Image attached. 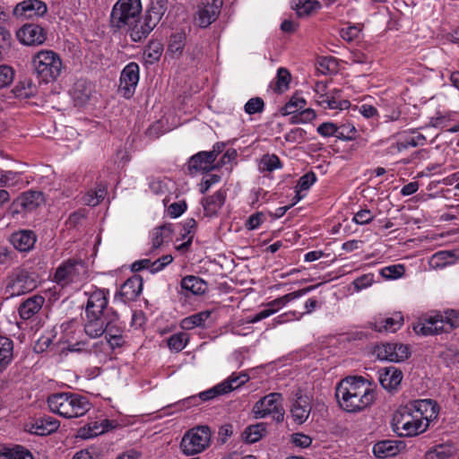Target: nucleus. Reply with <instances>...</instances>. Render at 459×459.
<instances>
[{"label": "nucleus", "mask_w": 459, "mask_h": 459, "mask_svg": "<svg viewBox=\"0 0 459 459\" xmlns=\"http://www.w3.org/2000/svg\"><path fill=\"white\" fill-rule=\"evenodd\" d=\"M374 219V214L370 210L363 209L355 213L353 221L357 224L364 225L372 221Z\"/></svg>", "instance_id": "obj_57"}, {"label": "nucleus", "mask_w": 459, "mask_h": 459, "mask_svg": "<svg viewBox=\"0 0 459 459\" xmlns=\"http://www.w3.org/2000/svg\"><path fill=\"white\" fill-rule=\"evenodd\" d=\"M321 4L317 0H296L292 8L299 17L310 15L313 11L320 8Z\"/></svg>", "instance_id": "obj_40"}, {"label": "nucleus", "mask_w": 459, "mask_h": 459, "mask_svg": "<svg viewBox=\"0 0 459 459\" xmlns=\"http://www.w3.org/2000/svg\"><path fill=\"white\" fill-rule=\"evenodd\" d=\"M211 429L208 426H197L188 430L183 437L180 447L186 455L203 452L210 444Z\"/></svg>", "instance_id": "obj_7"}, {"label": "nucleus", "mask_w": 459, "mask_h": 459, "mask_svg": "<svg viewBox=\"0 0 459 459\" xmlns=\"http://www.w3.org/2000/svg\"><path fill=\"white\" fill-rule=\"evenodd\" d=\"M211 311L204 310L196 314H194L190 316L184 318L180 326L185 330H192L196 326H201L204 324V322L210 317Z\"/></svg>", "instance_id": "obj_38"}, {"label": "nucleus", "mask_w": 459, "mask_h": 459, "mask_svg": "<svg viewBox=\"0 0 459 459\" xmlns=\"http://www.w3.org/2000/svg\"><path fill=\"white\" fill-rule=\"evenodd\" d=\"M88 295V300L85 307V315L106 316L109 310L108 307V290L96 289L95 290L85 293Z\"/></svg>", "instance_id": "obj_12"}, {"label": "nucleus", "mask_w": 459, "mask_h": 459, "mask_svg": "<svg viewBox=\"0 0 459 459\" xmlns=\"http://www.w3.org/2000/svg\"><path fill=\"white\" fill-rule=\"evenodd\" d=\"M226 194L222 190H219L212 195L204 198L202 202L204 214L209 217L217 215L225 203Z\"/></svg>", "instance_id": "obj_28"}, {"label": "nucleus", "mask_w": 459, "mask_h": 459, "mask_svg": "<svg viewBox=\"0 0 459 459\" xmlns=\"http://www.w3.org/2000/svg\"><path fill=\"white\" fill-rule=\"evenodd\" d=\"M173 261V257L171 255H165L161 257L156 259L155 261H152V273H158L161 271L165 266L169 264Z\"/></svg>", "instance_id": "obj_58"}, {"label": "nucleus", "mask_w": 459, "mask_h": 459, "mask_svg": "<svg viewBox=\"0 0 459 459\" xmlns=\"http://www.w3.org/2000/svg\"><path fill=\"white\" fill-rule=\"evenodd\" d=\"M359 32L360 30L359 27L353 25L342 29L340 30V35L344 40L352 41L354 39L359 37Z\"/></svg>", "instance_id": "obj_60"}, {"label": "nucleus", "mask_w": 459, "mask_h": 459, "mask_svg": "<svg viewBox=\"0 0 459 459\" xmlns=\"http://www.w3.org/2000/svg\"><path fill=\"white\" fill-rule=\"evenodd\" d=\"M13 247L21 252H28L33 248L36 242V235L31 230H21L11 236Z\"/></svg>", "instance_id": "obj_27"}, {"label": "nucleus", "mask_w": 459, "mask_h": 459, "mask_svg": "<svg viewBox=\"0 0 459 459\" xmlns=\"http://www.w3.org/2000/svg\"><path fill=\"white\" fill-rule=\"evenodd\" d=\"M143 290V279L140 275L134 274L127 279L120 288L119 296L123 302L135 300Z\"/></svg>", "instance_id": "obj_20"}, {"label": "nucleus", "mask_w": 459, "mask_h": 459, "mask_svg": "<svg viewBox=\"0 0 459 459\" xmlns=\"http://www.w3.org/2000/svg\"><path fill=\"white\" fill-rule=\"evenodd\" d=\"M44 195L40 191H27L22 194L12 204V212H32L44 203Z\"/></svg>", "instance_id": "obj_13"}, {"label": "nucleus", "mask_w": 459, "mask_h": 459, "mask_svg": "<svg viewBox=\"0 0 459 459\" xmlns=\"http://www.w3.org/2000/svg\"><path fill=\"white\" fill-rule=\"evenodd\" d=\"M37 287L34 277L26 270L16 269L9 278L7 290L12 296H19L31 291Z\"/></svg>", "instance_id": "obj_11"}, {"label": "nucleus", "mask_w": 459, "mask_h": 459, "mask_svg": "<svg viewBox=\"0 0 459 459\" xmlns=\"http://www.w3.org/2000/svg\"><path fill=\"white\" fill-rule=\"evenodd\" d=\"M139 81V65L131 62L123 69L120 76V86L125 95L130 97Z\"/></svg>", "instance_id": "obj_19"}, {"label": "nucleus", "mask_w": 459, "mask_h": 459, "mask_svg": "<svg viewBox=\"0 0 459 459\" xmlns=\"http://www.w3.org/2000/svg\"><path fill=\"white\" fill-rule=\"evenodd\" d=\"M142 11L140 0H118L112 8V28L121 30L136 22Z\"/></svg>", "instance_id": "obj_6"}, {"label": "nucleus", "mask_w": 459, "mask_h": 459, "mask_svg": "<svg viewBox=\"0 0 459 459\" xmlns=\"http://www.w3.org/2000/svg\"><path fill=\"white\" fill-rule=\"evenodd\" d=\"M403 371L394 366L378 370V379L382 387L388 392L397 391L403 380Z\"/></svg>", "instance_id": "obj_18"}, {"label": "nucleus", "mask_w": 459, "mask_h": 459, "mask_svg": "<svg viewBox=\"0 0 459 459\" xmlns=\"http://www.w3.org/2000/svg\"><path fill=\"white\" fill-rule=\"evenodd\" d=\"M306 134L307 133L304 129L296 127L288 132L285 134L284 139L289 143H301L305 141Z\"/></svg>", "instance_id": "obj_51"}, {"label": "nucleus", "mask_w": 459, "mask_h": 459, "mask_svg": "<svg viewBox=\"0 0 459 459\" xmlns=\"http://www.w3.org/2000/svg\"><path fill=\"white\" fill-rule=\"evenodd\" d=\"M459 326V312L455 310H447L445 316L437 314L425 319L424 322H419L412 327L417 334L434 335L441 333H447Z\"/></svg>", "instance_id": "obj_5"}, {"label": "nucleus", "mask_w": 459, "mask_h": 459, "mask_svg": "<svg viewBox=\"0 0 459 459\" xmlns=\"http://www.w3.org/2000/svg\"><path fill=\"white\" fill-rule=\"evenodd\" d=\"M291 75L288 69L281 67L278 69L276 75V84L274 91L283 92L289 89Z\"/></svg>", "instance_id": "obj_45"}, {"label": "nucleus", "mask_w": 459, "mask_h": 459, "mask_svg": "<svg viewBox=\"0 0 459 459\" xmlns=\"http://www.w3.org/2000/svg\"><path fill=\"white\" fill-rule=\"evenodd\" d=\"M405 448V444L401 440H382L375 444L373 452L379 458H385L396 455Z\"/></svg>", "instance_id": "obj_24"}, {"label": "nucleus", "mask_w": 459, "mask_h": 459, "mask_svg": "<svg viewBox=\"0 0 459 459\" xmlns=\"http://www.w3.org/2000/svg\"><path fill=\"white\" fill-rule=\"evenodd\" d=\"M249 380V377L247 374H239L238 376H235L234 374L231 375L226 381H223L222 383H229L230 386V392L234 390L235 388H238L244 385L246 382Z\"/></svg>", "instance_id": "obj_56"}, {"label": "nucleus", "mask_w": 459, "mask_h": 459, "mask_svg": "<svg viewBox=\"0 0 459 459\" xmlns=\"http://www.w3.org/2000/svg\"><path fill=\"white\" fill-rule=\"evenodd\" d=\"M356 129L352 126L342 125L338 126L336 137L341 140H352L355 137Z\"/></svg>", "instance_id": "obj_52"}, {"label": "nucleus", "mask_w": 459, "mask_h": 459, "mask_svg": "<svg viewBox=\"0 0 459 459\" xmlns=\"http://www.w3.org/2000/svg\"><path fill=\"white\" fill-rule=\"evenodd\" d=\"M316 180V177L314 172H308L303 175L298 183L300 190H307Z\"/></svg>", "instance_id": "obj_63"}, {"label": "nucleus", "mask_w": 459, "mask_h": 459, "mask_svg": "<svg viewBox=\"0 0 459 459\" xmlns=\"http://www.w3.org/2000/svg\"><path fill=\"white\" fill-rule=\"evenodd\" d=\"M439 458L446 459L454 455L456 452L455 447L452 444H440L435 446Z\"/></svg>", "instance_id": "obj_59"}, {"label": "nucleus", "mask_w": 459, "mask_h": 459, "mask_svg": "<svg viewBox=\"0 0 459 459\" xmlns=\"http://www.w3.org/2000/svg\"><path fill=\"white\" fill-rule=\"evenodd\" d=\"M163 51V46L159 41H151L146 50L144 51V56L147 62L153 64L160 60Z\"/></svg>", "instance_id": "obj_43"}, {"label": "nucleus", "mask_w": 459, "mask_h": 459, "mask_svg": "<svg viewBox=\"0 0 459 459\" xmlns=\"http://www.w3.org/2000/svg\"><path fill=\"white\" fill-rule=\"evenodd\" d=\"M86 273V266L82 260L68 259L56 268L54 281L58 285L65 287L70 283L80 281Z\"/></svg>", "instance_id": "obj_9"}, {"label": "nucleus", "mask_w": 459, "mask_h": 459, "mask_svg": "<svg viewBox=\"0 0 459 459\" xmlns=\"http://www.w3.org/2000/svg\"><path fill=\"white\" fill-rule=\"evenodd\" d=\"M265 431L266 424L260 422L248 426L243 432V437L247 443L253 444L259 441L264 437Z\"/></svg>", "instance_id": "obj_39"}, {"label": "nucleus", "mask_w": 459, "mask_h": 459, "mask_svg": "<svg viewBox=\"0 0 459 459\" xmlns=\"http://www.w3.org/2000/svg\"><path fill=\"white\" fill-rule=\"evenodd\" d=\"M181 288L186 291V296L188 293L193 295H202L207 290V282L200 277L188 275L181 280Z\"/></svg>", "instance_id": "obj_31"}, {"label": "nucleus", "mask_w": 459, "mask_h": 459, "mask_svg": "<svg viewBox=\"0 0 459 459\" xmlns=\"http://www.w3.org/2000/svg\"><path fill=\"white\" fill-rule=\"evenodd\" d=\"M264 108V102L262 98L255 97L251 98L244 107L245 112L248 115H254L255 113L263 112Z\"/></svg>", "instance_id": "obj_47"}, {"label": "nucleus", "mask_w": 459, "mask_h": 459, "mask_svg": "<svg viewBox=\"0 0 459 459\" xmlns=\"http://www.w3.org/2000/svg\"><path fill=\"white\" fill-rule=\"evenodd\" d=\"M154 28L155 27L151 24V22H148L144 17L141 19L140 16H138L136 22H133L132 25L127 26V28H124L123 30L129 34L131 39L134 42H140L145 39Z\"/></svg>", "instance_id": "obj_23"}, {"label": "nucleus", "mask_w": 459, "mask_h": 459, "mask_svg": "<svg viewBox=\"0 0 459 459\" xmlns=\"http://www.w3.org/2000/svg\"><path fill=\"white\" fill-rule=\"evenodd\" d=\"M297 399L292 403L290 412L291 416L299 424L304 423L311 411V405L309 403V398L307 395H301L299 393H297Z\"/></svg>", "instance_id": "obj_25"}, {"label": "nucleus", "mask_w": 459, "mask_h": 459, "mask_svg": "<svg viewBox=\"0 0 459 459\" xmlns=\"http://www.w3.org/2000/svg\"><path fill=\"white\" fill-rule=\"evenodd\" d=\"M173 233L172 224L165 223L153 230L152 234V248H159L165 241L171 238Z\"/></svg>", "instance_id": "obj_35"}, {"label": "nucleus", "mask_w": 459, "mask_h": 459, "mask_svg": "<svg viewBox=\"0 0 459 459\" xmlns=\"http://www.w3.org/2000/svg\"><path fill=\"white\" fill-rule=\"evenodd\" d=\"M436 406L437 403H433L431 400H419L415 401L413 404L416 414L420 415L422 413V417H425L424 413L428 411L429 408L432 411V413L429 415V417H431L432 414L436 413Z\"/></svg>", "instance_id": "obj_49"}, {"label": "nucleus", "mask_w": 459, "mask_h": 459, "mask_svg": "<svg viewBox=\"0 0 459 459\" xmlns=\"http://www.w3.org/2000/svg\"><path fill=\"white\" fill-rule=\"evenodd\" d=\"M233 435V426L230 423L220 427L218 431V442L221 445L225 444L229 437Z\"/></svg>", "instance_id": "obj_61"}, {"label": "nucleus", "mask_w": 459, "mask_h": 459, "mask_svg": "<svg viewBox=\"0 0 459 459\" xmlns=\"http://www.w3.org/2000/svg\"><path fill=\"white\" fill-rule=\"evenodd\" d=\"M186 44V34L183 32H176L169 38L168 51L173 56H181Z\"/></svg>", "instance_id": "obj_41"}, {"label": "nucleus", "mask_w": 459, "mask_h": 459, "mask_svg": "<svg viewBox=\"0 0 459 459\" xmlns=\"http://www.w3.org/2000/svg\"><path fill=\"white\" fill-rule=\"evenodd\" d=\"M32 65L38 77L44 82L56 81L64 65L60 56L53 50H41L32 57Z\"/></svg>", "instance_id": "obj_3"}, {"label": "nucleus", "mask_w": 459, "mask_h": 459, "mask_svg": "<svg viewBox=\"0 0 459 459\" xmlns=\"http://www.w3.org/2000/svg\"><path fill=\"white\" fill-rule=\"evenodd\" d=\"M118 320V314L116 310H109L106 316L86 315L84 332L91 338L100 337L108 325Z\"/></svg>", "instance_id": "obj_10"}, {"label": "nucleus", "mask_w": 459, "mask_h": 459, "mask_svg": "<svg viewBox=\"0 0 459 459\" xmlns=\"http://www.w3.org/2000/svg\"><path fill=\"white\" fill-rule=\"evenodd\" d=\"M253 412L255 419L272 415L273 420L277 423L282 422L285 414L282 406V395L279 393H271L264 396L255 403Z\"/></svg>", "instance_id": "obj_8"}, {"label": "nucleus", "mask_w": 459, "mask_h": 459, "mask_svg": "<svg viewBox=\"0 0 459 459\" xmlns=\"http://www.w3.org/2000/svg\"><path fill=\"white\" fill-rule=\"evenodd\" d=\"M337 128L338 126L334 123L325 122L317 127L316 131L320 135L324 137H336Z\"/></svg>", "instance_id": "obj_54"}, {"label": "nucleus", "mask_w": 459, "mask_h": 459, "mask_svg": "<svg viewBox=\"0 0 459 459\" xmlns=\"http://www.w3.org/2000/svg\"><path fill=\"white\" fill-rule=\"evenodd\" d=\"M291 442L299 447L307 448L312 444V438L303 433H294L291 436Z\"/></svg>", "instance_id": "obj_55"}, {"label": "nucleus", "mask_w": 459, "mask_h": 459, "mask_svg": "<svg viewBox=\"0 0 459 459\" xmlns=\"http://www.w3.org/2000/svg\"><path fill=\"white\" fill-rule=\"evenodd\" d=\"M404 271L403 264H394L383 268L380 274L385 279H397L403 275Z\"/></svg>", "instance_id": "obj_48"}, {"label": "nucleus", "mask_w": 459, "mask_h": 459, "mask_svg": "<svg viewBox=\"0 0 459 459\" xmlns=\"http://www.w3.org/2000/svg\"><path fill=\"white\" fill-rule=\"evenodd\" d=\"M306 106V100L296 95L292 96L291 99L280 109L281 116H289L299 112Z\"/></svg>", "instance_id": "obj_42"}, {"label": "nucleus", "mask_w": 459, "mask_h": 459, "mask_svg": "<svg viewBox=\"0 0 459 459\" xmlns=\"http://www.w3.org/2000/svg\"><path fill=\"white\" fill-rule=\"evenodd\" d=\"M48 11L47 4L40 0H25L19 3L13 13L16 16L31 17L32 15L42 16Z\"/></svg>", "instance_id": "obj_21"}, {"label": "nucleus", "mask_w": 459, "mask_h": 459, "mask_svg": "<svg viewBox=\"0 0 459 459\" xmlns=\"http://www.w3.org/2000/svg\"><path fill=\"white\" fill-rule=\"evenodd\" d=\"M13 357V342L11 339L0 336V373L11 363Z\"/></svg>", "instance_id": "obj_33"}, {"label": "nucleus", "mask_w": 459, "mask_h": 459, "mask_svg": "<svg viewBox=\"0 0 459 459\" xmlns=\"http://www.w3.org/2000/svg\"><path fill=\"white\" fill-rule=\"evenodd\" d=\"M377 358L392 362H400L408 359L410 347L402 343H385L377 349Z\"/></svg>", "instance_id": "obj_15"}, {"label": "nucleus", "mask_w": 459, "mask_h": 459, "mask_svg": "<svg viewBox=\"0 0 459 459\" xmlns=\"http://www.w3.org/2000/svg\"><path fill=\"white\" fill-rule=\"evenodd\" d=\"M458 257L459 250H444L434 254L429 263L434 268L444 267L453 264Z\"/></svg>", "instance_id": "obj_34"}, {"label": "nucleus", "mask_w": 459, "mask_h": 459, "mask_svg": "<svg viewBox=\"0 0 459 459\" xmlns=\"http://www.w3.org/2000/svg\"><path fill=\"white\" fill-rule=\"evenodd\" d=\"M230 392V386L229 383H220L212 388L199 393L197 395H192L178 402L177 405H182L183 407L186 408L191 406H197L201 403V402L212 400L219 395L226 394Z\"/></svg>", "instance_id": "obj_14"}, {"label": "nucleus", "mask_w": 459, "mask_h": 459, "mask_svg": "<svg viewBox=\"0 0 459 459\" xmlns=\"http://www.w3.org/2000/svg\"><path fill=\"white\" fill-rule=\"evenodd\" d=\"M335 396L340 407L347 412H359L376 399L375 391L363 377H348L336 386Z\"/></svg>", "instance_id": "obj_1"}, {"label": "nucleus", "mask_w": 459, "mask_h": 459, "mask_svg": "<svg viewBox=\"0 0 459 459\" xmlns=\"http://www.w3.org/2000/svg\"><path fill=\"white\" fill-rule=\"evenodd\" d=\"M280 168H281V162L275 154H264L260 160L259 169L261 171L271 172Z\"/></svg>", "instance_id": "obj_44"}, {"label": "nucleus", "mask_w": 459, "mask_h": 459, "mask_svg": "<svg viewBox=\"0 0 459 459\" xmlns=\"http://www.w3.org/2000/svg\"><path fill=\"white\" fill-rule=\"evenodd\" d=\"M341 90H334L332 94L329 95H322V100L320 103H326L327 107L332 109H347L350 108L351 103L346 100H340L341 98Z\"/></svg>", "instance_id": "obj_37"}, {"label": "nucleus", "mask_w": 459, "mask_h": 459, "mask_svg": "<svg viewBox=\"0 0 459 459\" xmlns=\"http://www.w3.org/2000/svg\"><path fill=\"white\" fill-rule=\"evenodd\" d=\"M60 423L51 416L38 418L30 424L29 431L39 436L49 435L59 428Z\"/></svg>", "instance_id": "obj_26"}, {"label": "nucleus", "mask_w": 459, "mask_h": 459, "mask_svg": "<svg viewBox=\"0 0 459 459\" xmlns=\"http://www.w3.org/2000/svg\"><path fill=\"white\" fill-rule=\"evenodd\" d=\"M222 7V0H205L199 6L197 13V22L201 28H207L216 21L221 9Z\"/></svg>", "instance_id": "obj_16"}, {"label": "nucleus", "mask_w": 459, "mask_h": 459, "mask_svg": "<svg viewBox=\"0 0 459 459\" xmlns=\"http://www.w3.org/2000/svg\"><path fill=\"white\" fill-rule=\"evenodd\" d=\"M17 38L27 46L41 45L46 40V31L38 24L26 23L17 31Z\"/></svg>", "instance_id": "obj_17"}, {"label": "nucleus", "mask_w": 459, "mask_h": 459, "mask_svg": "<svg viewBox=\"0 0 459 459\" xmlns=\"http://www.w3.org/2000/svg\"><path fill=\"white\" fill-rule=\"evenodd\" d=\"M316 287V286H308L302 290L288 293L281 298L273 299V301L269 302L266 306L268 307V308H277L278 310L281 307L285 306L288 302L301 297L302 295L314 290Z\"/></svg>", "instance_id": "obj_36"}, {"label": "nucleus", "mask_w": 459, "mask_h": 459, "mask_svg": "<svg viewBox=\"0 0 459 459\" xmlns=\"http://www.w3.org/2000/svg\"><path fill=\"white\" fill-rule=\"evenodd\" d=\"M48 404L51 411L67 419L83 416L91 409L88 398L74 393L53 394Z\"/></svg>", "instance_id": "obj_2"}, {"label": "nucleus", "mask_w": 459, "mask_h": 459, "mask_svg": "<svg viewBox=\"0 0 459 459\" xmlns=\"http://www.w3.org/2000/svg\"><path fill=\"white\" fill-rule=\"evenodd\" d=\"M188 342V338L186 333H179L172 334L168 339V346L170 350H173L177 352L181 351L186 345Z\"/></svg>", "instance_id": "obj_46"}, {"label": "nucleus", "mask_w": 459, "mask_h": 459, "mask_svg": "<svg viewBox=\"0 0 459 459\" xmlns=\"http://www.w3.org/2000/svg\"><path fill=\"white\" fill-rule=\"evenodd\" d=\"M44 300V298L41 296H33L29 298L19 307L20 316L24 320L31 318L40 310Z\"/></svg>", "instance_id": "obj_32"}, {"label": "nucleus", "mask_w": 459, "mask_h": 459, "mask_svg": "<svg viewBox=\"0 0 459 459\" xmlns=\"http://www.w3.org/2000/svg\"><path fill=\"white\" fill-rule=\"evenodd\" d=\"M428 427V416L422 417V413L413 414L411 408H403L394 415L393 429L399 436H417L424 432Z\"/></svg>", "instance_id": "obj_4"}, {"label": "nucleus", "mask_w": 459, "mask_h": 459, "mask_svg": "<svg viewBox=\"0 0 459 459\" xmlns=\"http://www.w3.org/2000/svg\"><path fill=\"white\" fill-rule=\"evenodd\" d=\"M186 203L185 201L173 203L168 208V212L170 217L178 218L186 210Z\"/></svg>", "instance_id": "obj_62"}, {"label": "nucleus", "mask_w": 459, "mask_h": 459, "mask_svg": "<svg viewBox=\"0 0 459 459\" xmlns=\"http://www.w3.org/2000/svg\"><path fill=\"white\" fill-rule=\"evenodd\" d=\"M14 72L8 65H0V89L7 87L13 81Z\"/></svg>", "instance_id": "obj_50"}, {"label": "nucleus", "mask_w": 459, "mask_h": 459, "mask_svg": "<svg viewBox=\"0 0 459 459\" xmlns=\"http://www.w3.org/2000/svg\"><path fill=\"white\" fill-rule=\"evenodd\" d=\"M374 282V274L368 273L358 277L353 281L354 288L357 291H359L365 288L369 287Z\"/></svg>", "instance_id": "obj_53"}, {"label": "nucleus", "mask_w": 459, "mask_h": 459, "mask_svg": "<svg viewBox=\"0 0 459 459\" xmlns=\"http://www.w3.org/2000/svg\"><path fill=\"white\" fill-rule=\"evenodd\" d=\"M12 459H33L31 453L21 446L12 448Z\"/></svg>", "instance_id": "obj_64"}, {"label": "nucleus", "mask_w": 459, "mask_h": 459, "mask_svg": "<svg viewBox=\"0 0 459 459\" xmlns=\"http://www.w3.org/2000/svg\"><path fill=\"white\" fill-rule=\"evenodd\" d=\"M212 157V154L207 153V152H199L193 155L188 161L189 172L193 173L201 170H210L212 169V164L214 162Z\"/></svg>", "instance_id": "obj_30"}, {"label": "nucleus", "mask_w": 459, "mask_h": 459, "mask_svg": "<svg viewBox=\"0 0 459 459\" xmlns=\"http://www.w3.org/2000/svg\"><path fill=\"white\" fill-rule=\"evenodd\" d=\"M167 8L168 0H152L143 17L156 27L166 13Z\"/></svg>", "instance_id": "obj_29"}, {"label": "nucleus", "mask_w": 459, "mask_h": 459, "mask_svg": "<svg viewBox=\"0 0 459 459\" xmlns=\"http://www.w3.org/2000/svg\"><path fill=\"white\" fill-rule=\"evenodd\" d=\"M403 324V316L398 312L391 317L378 316L370 323V327L377 332H391L394 333L402 327Z\"/></svg>", "instance_id": "obj_22"}]
</instances>
